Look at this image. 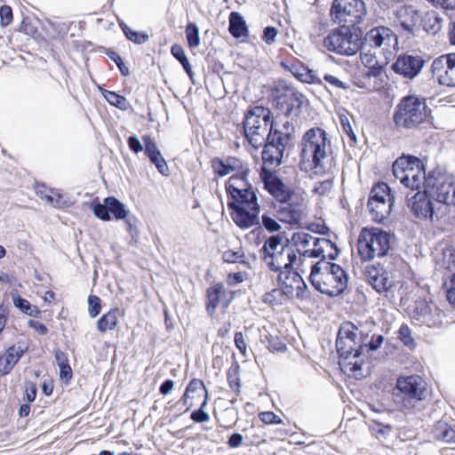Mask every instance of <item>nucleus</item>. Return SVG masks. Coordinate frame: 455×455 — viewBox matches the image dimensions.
Segmentation results:
<instances>
[{
    "instance_id": "obj_21",
    "label": "nucleus",
    "mask_w": 455,
    "mask_h": 455,
    "mask_svg": "<svg viewBox=\"0 0 455 455\" xmlns=\"http://www.w3.org/2000/svg\"><path fill=\"white\" fill-rule=\"evenodd\" d=\"M277 220L288 224L299 223L303 215V204L301 200L294 196L292 200L281 202L276 208Z\"/></svg>"
},
{
    "instance_id": "obj_7",
    "label": "nucleus",
    "mask_w": 455,
    "mask_h": 455,
    "mask_svg": "<svg viewBox=\"0 0 455 455\" xmlns=\"http://www.w3.org/2000/svg\"><path fill=\"white\" fill-rule=\"evenodd\" d=\"M390 238L387 232L379 228H363L357 241L361 259L369 261L386 256L390 250Z\"/></svg>"
},
{
    "instance_id": "obj_1",
    "label": "nucleus",
    "mask_w": 455,
    "mask_h": 455,
    "mask_svg": "<svg viewBox=\"0 0 455 455\" xmlns=\"http://www.w3.org/2000/svg\"><path fill=\"white\" fill-rule=\"evenodd\" d=\"M228 196V206L231 217L241 228H249L259 223V204L255 191L247 178L230 177L226 183Z\"/></svg>"
},
{
    "instance_id": "obj_15",
    "label": "nucleus",
    "mask_w": 455,
    "mask_h": 455,
    "mask_svg": "<svg viewBox=\"0 0 455 455\" xmlns=\"http://www.w3.org/2000/svg\"><path fill=\"white\" fill-rule=\"evenodd\" d=\"M275 133H268L266 142L263 144L262 159L265 164L270 167L278 166L283 159V152L287 143V135H275Z\"/></svg>"
},
{
    "instance_id": "obj_13",
    "label": "nucleus",
    "mask_w": 455,
    "mask_h": 455,
    "mask_svg": "<svg viewBox=\"0 0 455 455\" xmlns=\"http://www.w3.org/2000/svg\"><path fill=\"white\" fill-rule=\"evenodd\" d=\"M323 46L330 52L352 56L358 51L359 44L347 28L335 29L323 39Z\"/></svg>"
},
{
    "instance_id": "obj_64",
    "label": "nucleus",
    "mask_w": 455,
    "mask_h": 455,
    "mask_svg": "<svg viewBox=\"0 0 455 455\" xmlns=\"http://www.w3.org/2000/svg\"><path fill=\"white\" fill-rule=\"evenodd\" d=\"M277 36V29L274 27H267L264 29L263 33V40L268 44H271L275 41V37Z\"/></svg>"
},
{
    "instance_id": "obj_58",
    "label": "nucleus",
    "mask_w": 455,
    "mask_h": 455,
    "mask_svg": "<svg viewBox=\"0 0 455 455\" xmlns=\"http://www.w3.org/2000/svg\"><path fill=\"white\" fill-rule=\"evenodd\" d=\"M283 297V291L278 289H274L270 292L264 295V301L270 304L279 302Z\"/></svg>"
},
{
    "instance_id": "obj_3",
    "label": "nucleus",
    "mask_w": 455,
    "mask_h": 455,
    "mask_svg": "<svg viewBox=\"0 0 455 455\" xmlns=\"http://www.w3.org/2000/svg\"><path fill=\"white\" fill-rule=\"evenodd\" d=\"M300 147V157L304 164H308L316 171H326L327 165H331V143L323 129L314 127L307 130L302 137Z\"/></svg>"
},
{
    "instance_id": "obj_12",
    "label": "nucleus",
    "mask_w": 455,
    "mask_h": 455,
    "mask_svg": "<svg viewBox=\"0 0 455 455\" xmlns=\"http://www.w3.org/2000/svg\"><path fill=\"white\" fill-rule=\"evenodd\" d=\"M396 389L402 395L404 408H413L426 397V383L419 375L400 377L396 381Z\"/></svg>"
},
{
    "instance_id": "obj_46",
    "label": "nucleus",
    "mask_w": 455,
    "mask_h": 455,
    "mask_svg": "<svg viewBox=\"0 0 455 455\" xmlns=\"http://www.w3.org/2000/svg\"><path fill=\"white\" fill-rule=\"evenodd\" d=\"M398 338L403 344L411 349L416 347V343L412 338L411 331L406 324L401 325L398 331Z\"/></svg>"
},
{
    "instance_id": "obj_4",
    "label": "nucleus",
    "mask_w": 455,
    "mask_h": 455,
    "mask_svg": "<svg viewBox=\"0 0 455 455\" xmlns=\"http://www.w3.org/2000/svg\"><path fill=\"white\" fill-rule=\"evenodd\" d=\"M309 279L315 290L330 297L339 296L347 286L346 271L338 264L319 260L310 265Z\"/></svg>"
},
{
    "instance_id": "obj_20",
    "label": "nucleus",
    "mask_w": 455,
    "mask_h": 455,
    "mask_svg": "<svg viewBox=\"0 0 455 455\" xmlns=\"http://www.w3.org/2000/svg\"><path fill=\"white\" fill-rule=\"evenodd\" d=\"M424 60L419 56L403 54L398 56L392 66V69L406 78L412 79L417 76L422 67Z\"/></svg>"
},
{
    "instance_id": "obj_39",
    "label": "nucleus",
    "mask_w": 455,
    "mask_h": 455,
    "mask_svg": "<svg viewBox=\"0 0 455 455\" xmlns=\"http://www.w3.org/2000/svg\"><path fill=\"white\" fill-rule=\"evenodd\" d=\"M171 52L173 57L180 61L186 73L192 80L194 77V72L192 71L191 65L186 56L183 47L180 44H173L171 48Z\"/></svg>"
},
{
    "instance_id": "obj_49",
    "label": "nucleus",
    "mask_w": 455,
    "mask_h": 455,
    "mask_svg": "<svg viewBox=\"0 0 455 455\" xmlns=\"http://www.w3.org/2000/svg\"><path fill=\"white\" fill-rule=\"evenodd\" d=\"M94 215L104 221L110 220L111 217L108 211V205L103 202V204H94L92 207Z\"/></svg>"
},
{
    "instance_id": "obj_6",
    "label": "nucleus",
    "mask_w": 455,
    "mask_h": 455,
    "mask_svg": "<svg viewBox=\"0 0 455 455\" xmlns=\"http://www.w3.org/2000/svg\"><path fill=\"white\" fill-rule=\"evenodd\" d=\"M430 109L426 99L415 95L403 97L397 104L394 121L398 127L413 129L427 121Z\"/></svg>"
},
{
    "instance_id": "obj_56",
    "label": "nucleus",
    "mask_w": 455,
    "mask_h": 455,
    "mask_svg": "<svg viewBox=\"0 0 455 455\" xmlns=\"http://www.w3.org/2000/svg\"><path fill=\"white\" fill-rule=\"evenodd\" d=\"M259 419L266 424H282L283 420L279 416L272 411H264L259 413Z\"/></svg>"
},
{
    "instance_id": "obj_42",
    "label": "nucleus",
    "mask_w": 455,
    "mask_h": 455,
    "mask_svg": "<svg viewBox=\"0 0 455 455\" xmlns=\"http://www.w3.org/2000/svg\"><path fill=\"white\" fill-rule=\"evenodd\" d=\"M277 214L272 215L269 212H265L261 216L262 227L268 232H277L281 229V225L278 223Z\"/></svg>"
},
{
    "instance_id": "obj_57",
    "label": "nucleus",
    "mask_w": 455,
    "mask_h": 455,
    "mask_svg": "<svg viewBox=\"0 0 455 455\" xmlns=\"http://www.w3.org/2000/svg\"><path fill=\"white\" fill-rule=\"evenodd\" d=\"M332 188V181L328 179L323 181H319L315 184L314 191L319 195H324L329 192Z\"/></svg>"
},
{
    "instance_id": "obj_8",
    "label": "nucleus",
    "mask_w": 455,
    "mask_h": 455,
    "mask_svg": "<svg viewBox=\"0 0 455 455\" xmlns=\"http://www.w3.org/2000/svg\"><path fill=\"white\" fill-rule=\"evenodd\" d=\"M425 188L429 196L440 203L455 204V176L439 172L428 173Z\"/></svg>"
},
{
    "instance_id": "obj_36",
    "label": "nucleus",
    "mask_w": 455,
    "mask_h": 455,
    "mask_svg": "<svg viewBox=\"0 0 455 455\" xmlns=\"http://www.w3.org/2000/svg\"><path fill=\"white\" fill-rule=\"evenodd\" d=\"M118 323V310H110L103 315L97 322V329L100 332L114 330Z\"/></svg>"
},
{
    "instance_id": "obj_22",
    "label": "nucleus",
    "mask_w": 455,
    "mask_h": 455,
    "mask_svg": "<svg viewBox=\"0 0 455 455\" xmlns=\"http://www.w3.org/2000/svg\"><path fill=\"white\" fill-rule=\"evenodd\" d=\"M387 84L385 67L367 68L362 73L358 86L370 92L380 91Z\"/></svg>"
},
{
    "instance_id": "obj_24",
    "label": "nucleus",
    "mask_w": 455,
    "mask_h": 455,
    "mask_svg": "<svg viewBox=\"0 0 455 455\" xmlns=\"http://www.w3.org/2000/svg\"><path fill=\"white\" fill-rule=\"evenodd\" d=\"M264 187L279 203L292 200L296 196L277 176L267 174L263 178Z\"/></svg>"
},
{
    "instance_id": "obj_27",
    "label": "nucleus",
    "mask_w": 455,
    "mask_h": 455,
    "mask_svg": "<svg viewBox=\"0 0 455 455\" xmlns=\"http://www.w3.org/2000/svg\"><path fill=\"white\" fill-rule=\"evenodd\" d=\"M315 240H318V237H315L304 231H299L291 235V242L296 248L294 250L296 254H300V259H303V257H313L310 252L315 248V244H316Z\"/></svg>"
},
{
    "instance_id": "obj_52",
    "label": "nucleus",
    "mask_w": 455,
    "mask_h": 455,
    "mask_svg": "<svg viewBox=\"0 0 455 455\" xmlns=\"http://www.w3.org/2000/svg\"><path fill=\"white\" fill-rule=\"evenodd\" d=\"M427 20L432 22L430 30L433 33H436L442 28L443 18L435 12H431L427 14Z\"/></svg>"
},
{
    "instance_id": "obj_37",
    "label": "nucleus",
    "mask_w": 455,
    "mask_h": 455,
    "mask_svg": "<svg viewBox=\"0 0 455 455\" xmlns=\"http://www.w3.org/2000/svg\"><path fill=\"white\" fill-rule=\"evenodd\" d=\"M398 18L401 19L403 15H409L410 20H400V25L403 28L410 34H412L415 28V17H418V12L411 6L403 7L397 12Z\"/></svg>"
},
{
    "instance_id": "obj_40",
    "label": "nucleus",
    "mask_w": 455,
    "mask_h": 455,
    "mask_svg": "<svg viewBox=\"0 0 455 455\" xmlns=\"http://www.w3.org/2000/svg\"><path fill=\"white\" fill-rule=\"evenodd\" d=\"M120 27H121L124 34L127 37V39L135 44H142L146 43L149 38L148 35H147L143 32H138V31L132 30L129 26H127L124 22L120 23Z\"/></svg>"
},
{
    "instance_id": "obj_63",
    "label": "nucleus",
    "mask_w": 455,
    "mask_h": 455,
    "mask_svg": "<svg viewBox=\"0 0 455 455\" xmlns=\"http://www.w3.org/2000/svg\"><path fill=\"white\" fill-rule=\"evenodd\" d=\"M447 285V299L455 306V274L451 276Z\"/></svg>"
},
{
    "instance_id": "obj_60",
    "label": "nucleus",
    "mask_w": 455,
    "mask_h": 455,
    "mask_svg": "<svg viewBox=\"0 0 455 455\" xmlns=\"http://www.w3.org/2000/svg\"><path fill=\"white\" fill-rule=\"evenodd\" d=\"M228 380L230 387L238 393L240 391V381L238 378L237 370H233L228 372Z\"/></svg>"
},
{
    "instance_id": "obj_18",
    "label": "nucleus",
    "mask_w": 455,
    "mask_h": 455,
    "mask_svg": "<svg viewBox=\"0 0 455 455\" xmlns=\"http://www.w3.org/2000/svg\"><path fill=\"white\" fill-rule=\"evenodd\" d=\"M365 276L369 284L378 292L384 293L395 284L390 273L380 265H371L365 268Z\"/></svg>"
},
{
    "instance_id": "obj_35",
    "label": "nucleus",
    "mask_w": 455,
    "mask_h": 455,
    "mask_svg": "<svg viewBox=\"0 0 455 455\" xmlns=\"http://www.w3.org/2000/svg\"><path fill=\"white\" fill-rule=\"evenodd\" d=\"M420 160L412 156H403L397 158L393 164V174L395 177H401L403 173H406L407 171L415 168L417 163Z\"/></svg>"
},
{
    "instance_id": "obj_31",
    "label": "nucleus",
    "mask_w": 455,
    "mask_h": 455,
    "mask_svg": "<svg viewBox=\"0 0 455 455\" xmlns=\"http://www.w3.org/2000/svg\"><path fill=\"white\" fill-rule=\"evenodd\" d=\"M360 59L362 64L367 68L385 67L391 60L387 56L378 53L376 50L365 47L364 43L361 50Z\"/></svg>"
},
{
    "instance_id": "obj_50",
    "label": "nucleus",
    "mask_w": 455,
    "mask_h": 455,
    "mask_svg": "<svg viewBox=\"0 0 455 455\" xmlns=\"http://www.w3.org/2000/svg\"><path fill=\"white\" fill-rule=\"evenodd\" d=\"M148 158L150 159V162L156 165V169L161 174L164 176L169 174V168L165 160L162 156L161 152H158L157 155L152 156Z\"/></svg>"
},
{
    "instance_id": "obj_30",
    "label": "nucleus",
    "mask_w": 455,
    "mask_h": 455,
    "mask_svg": "<svg viewBox=\"0 0 455 455\" xmlns=\"http://www.w3.org/2000/svg\"><path fill=\"white\" fill-rule=\"evenodd\" d=\"M104 203L108 205L109 214L112 213L116 220H124L128 230L132 231L133 228L134 217H128L129 211L126 206L118 199L113 196L106 197Z\"/></svg>"
},
{
    "instance_id": "obj_59",
    "label": "nucleus",
    "mask_w": 455,
    "mask_h": 455,
    "mask_svg": "<svg viewBox=\"0 0 455 455\" xmlns=\"http://www.w3.org/2000/svg\"><path fill=\"white\" fill-rule=\"evenodd\" d=\"M323 79L326 81L332 88H347L346 84L339 78L333 75L324 74Z\"/></svg>"
},
{
    "instance_id": "obj_62",
    "label": "nucleus",
    "mask_w": 455,
    "mask_h": 455,
    "mask_svg": "<svg viewBox=\"0 0 455 455\" xmlns=\"http://www.w3.org/2000/svg\"><path fill=\"white\" fill-rule=\"evenodd\" d=\"M127 142L130 149L135 154H138L143 150V146L137 136H130Z\"/></svg>"
},
{
    "instance_id": "obj_2",
    "label": "nucleus",
    "mask_w": 455,
    "mask_h": 455,
    "mask_svg": "<svg viewBox=\"0 0 455 455\" xmlns=\"http://www.w3.org/2000/svg\"><path fill=\"white\" fill-rule=\"evenodd\" d=\"M336 348L342 371L355 377L362 375L358 372L363 363L362 357L363 341L362 332L351 322H346L340 325L336 339Z\"/></svg>"
},
{
    "instance_id": "obj_11",
    "label": "nucleus",
    "mask_w": 455,
    "mask_h": 455,
    "mask_svg": "<svg viewBox=\"0 0 455 455\" xmlns=\"http://www.w3.org/2000/svg\"><path fill=\"white\" fill-rule=\"evenodd\" d=\"M395 202L387 184L381 182L374 186L368 200V208L371 218L376 222H382L391 212Z\"/></svg>"
},
{
    "instance_id": "obj_33",
    "label": "nucleus",
    "mask_w": 455,
    "mask_h": 455,
    "mask_svg": "<svg viewBox=\"0 0 455 455\" xmlns=\"http://www.w3.org/2000/svg\"><path fill=\"white\" fill-rule=\"evenodd\" d=\"M36 194L53 207L63 208L68 205L62 195L52 189H48L44 186H38L36 188Z\"/></svg>"
},
{
    "instance_id": "obj_44",
    "label": "nucleus",
    "mask_w": 455,
    "mask_h": 455,
    "mask_svg": "<svg viewBox=\"0 0 455 455\" xmlns=\"http://www.w3.org/2000/svg\"><path fill=\"white\" fill-rule=\"evenodd\" d=\"M293 132V126L291 124L286 120L284 123L282 124V126L280 127L278 124V122L276 120H274V125L272 129L269 130L268 133H277L276 135H287V143L289 144L291 140V133Z\"/></svg>"
},
{
    "instance_id": "obj_9",
    "label": "nucleus",
    "mask_w": 455,
    "mask_h": 455,
    "mask_svg": "<svg viewBox=\"0 0 455 455\" xmlns=\"http://www.w3.org/2000/svg\"><path fill=\"white\" fill-rule=\"evenodd\" d=\"M365 47L376 50L378 53L393 59L398 49L396 34L385 26H378L370 29L363 37Z\"/></svg>"
},
{
    "instance_id": "obj_43",
    "label": "nucleus",
    "mask_w": 455,
    "mask_h": 455,
    "mask_svg": "<svg viewBox=\"0 0 455 455\" xmlns=\"http://www.w3.org/2000/svg\"><path fill=\"white\" fill-rule=\"evenodd\" d=\"M186 36L190 48H196L200 44L199 28L194 23H189L186 28Z\"/></svg>"
},
{
    "instance_id": "obj_38",
    "label": "nucleus",
    "mask_w": 455,
    "mask_h": 455,
    "mask_svg": "<svg viewBox=\"0 0 455 455\" xmlns=\"http://www.w3.org/2000/svg\"><path fill=\"white\" fill-rule=\"evenodd\" d=\"M101 93L105 100L112 106L121 109L127 110L130 104L127 99L124 96L117 94L115 92L100 89Z\"/></svg>"
},
{
    "instance_id": "obj_29",
    "label": "nucleus",
    "mask_w": 455,
    "mask_h": 455,
    "mask_svg": "<svg viewBox=\"0 0 455 455\" xmlns=\"http://www.w3.org/2000/svg\"><path fill=\"white\" fill-rule=\"evenodd\" d=\"M316 244H315V248L310 252L313 258H321L320 260H325V259H335L339 251L337 248L336 244L326 238H320L315 240Z\"/></svg>"
},
{
    "instance_id": "obj_54",
    "label": "nucleus",
    "mask_w": 455,
    "mask_h": 455,
    "mask_svg": "<svg viewBox=\"0 0 455 455\" xmlns=\"http://www.w3.org/2000/svg\"><path fill=\"white\" fill-rule=\"evenodd\" d=\"M206 399L204 401V403L201 405V408L197 411H195L191 414V419L195 422L204 423L207 422L210 419V416L207 412L204 411V407L206 405Z\"/></svg>"
},
{
    "instance_id": "obj_34",
    "label": "nucleus",
    "mask_w": 455,
    "mask_h": 455,
    "mask_svg": "<svg viewBox=\"0 0 455 455\" xmlns=\"http://www.w3.org/2000/svg\"><path fill=\"white\" fill-rule=\"evenodd\" d=\"M283 241V240L280 235H272L265 242L262 247L263 259L265 263L266 259L274 258L283 250L284 246L287 244H284Z\"/></svg>"
},
{
    "instance_id": "obj_41",
    "label": "nucleus",
    "mask_w": 455,
    "mask_h": 455,
    "mask_svg": "<svg viewBox=\"0 0 455 455\" xmlns=\"http://www.w3.org/2000/svg\"><path fill=\"white\" fill-rule=\"evenodd\" d=\"M436 436L446 443H455V429L444 423H439L435 428Z\"/></svg>"
},
{
    "instance_id": "obj_19",
    "label": "nucleus",
    "mask_w": 455,
    "mask_h": 455,
    "mask_svg": "<svg viewBox=\"0 0 455 455\" xmlns=\"http://www.w3.org/2000/svg\"><path fill=\"white\" fill-rule=\"evenodd\" d=\"M233 292L226 290L220 283H215L207 289L206 310L212 316L218 307L226 308L233 299Z\"/></svg>"
},
{
    "instance_id": "obj_51",
    "label": "nucleus",
    "mask_w": 455,
    "mask_h": 455,
    "mask_svg": "<svg viewBox=\"0 0 455 455\" xmlns=\"http://www.w3.org/2000/svg\"><path fill=\"white\" fill-rule=\"evenodd\" d=\"M148 158L150 159V162L156 165V169L161 174L164 176L169 174V168L165 160L162 156L161 152H158L157 155L152 156Z\"/></svg>"
},
{
    "instance_id": "obj_55",
    "label": "nucleus",
    "mask_w": 455,
    "mask_h": 455,
    "mask_svg": "<svg viewBox=\"0 0 455 455\" xmlns=\"http://www.w3.org/2000/svg\"><path fill=\"white\" fill-rule=\"evenodd\" d=\"M12 20V11L8 5L0 8V23L3 27L8 26Z\"/></svg>"
},
{
    "instance_id": "obj_26",
    "label": "nucleus",
    "mask_w": 455,
    "mask_h": 455,
    "mask_svg": "<svg viewBox=\"0 0 455 455\" xmlns=\"http://www.w3.org/2000/svg\"><path fill=\"white\" fill-rule=\"evenodd\" d=\"M28 347L19 342L10 347L6 352L0 355V377L8 374L20 358L25 354Z\"/></svg>"
},
{
    "instance_id": "obj_17",
    "label": "nucleus",
    "mask_w": 455,
    "mask_h": 455,
    "mask_svg": "<svg viewBox=\"0 0 455 455\" xmlns=\"http://www.w3.org/2000/svg\"><path fill=\"white\" fill-rule=\"evenodd\" d=\"M411 318L418 324L435 327L441 323V313L433 302L417 300L411 314Z\"/></svg>"
},
{
    "instance_id": "obj_14",
    "label": "nucleus",
    "mask_w": 455,
    "mask_h": 455,
    "mask_svg": "<svg viewBox=\"0 0 455 455\" xmlns=\"http://www.w3.org/2000/svg\"><path fill=\"white\" fill-rule=\"evenodd\" d=\"M212 167L216 175L224 177L233 173L231 177L239 178L244 180L250 173V167L246 162L235 157L228 156L225 159L219 157L212 160Z\"/></svg>"
},
{
    "instance_id": "obj_47",
    "label": "nucleus",
    "mask_w": 455,
    "mask_h": 455,
    "mask_svg": "<svg viewBox=\"0 0 455 455\" xmlns=\"http://www.w3.org/2000/svg\"><path fill=\"white\" fill-rule=\"evenodd\" d=\"M222 259L228 263H244L245 255L242 250L236 251L228 250L223 252Z\"/></svg>"
},
{
    "instance_id": "obj_53",
    "label": "nucleus",
    "mask_w": 455,
    "mask_h": 455,
    "mask_svg": "<svg viewBox=\"0 0 455 455\" xmlns=\"http://www.w3.org/2000/svg\"><path fill=\"white\" fill-rule=\"evenodd\" d=\"M142 140L144 142L145 153L148 157L157 155V153L160 152L156 144L150 136L145 135L142 137Z\"/></svg>"
},
{
    "instance_id": "obj_45",
    "label": "nucleus",
    "mask_w": 455,
    "mask_h": 455,
    "mask_svg": "<svg viewBox=\"0 0 455 455\" xmlns=\"http://www.w3.org/2000/svg\"><path fill=\"white\" fill-rule=\"evenodd\" d=\"M204 390L205 394H207V390L204 387V384L202 380L198 379H193L188 385L186 391L183 395L182 400L184 403H187L188 399L189 398V394L196 393L198 391ZM205 398L207 399V395H205Z\"/></svg>"
},
{
    "instance_id": "obj_28",
    "label": "nucleus",
    "mask_w": 455,
    "mask_h": 455,
    "mask_svg": "<svg viewBox=\"0 0 455 455\" xmlns=\"http://www.w3.org/2000/svg\"><path fill=\"white\" fill-rule=\"evenodd\" d=\"M427 177L425 173L424 166L419 161L416 164L415 168L407 171L406 173H403L401 177H395L407 188L418 189L421 184L425 187V179Z\"/></svg>"
},
{
    "instance_id": "obj_32",
    "label": "nucleus",
    "mask_w": 455,
    "mask_h": 455,
    "mask_svg": "<svg viewBox=\"0 0 455 455\" xmlns=\"http://www.w3.org/2000/svg\"><path fill=\"white\" fill-rule=\"evenodd\" d=\"M228 21V30L234 37L240 38L248 36L249 31L246 22L239 12H232L229 15Z\"/></svg>"
},
{
    "instance_id": "obj_25",
    "label": "nucleus",
    "mask_w": 455,
    "mask_h": 455,
    "mask_svg": "<svg viewBox=\"0 0 455 455\" xmlns=\"http://www.w3.org/2000/svg\"><path fill=\"white\" fill-rule=\"evenodd\" d=\"M297 260V254L294 249L287 244L283 250L274 258L266 259V265L273 271L278 272L283 269H290Z\"/></svg>"
},
{
    "instance_id": "obj_48",
    "label": "nucleus",
    "mask_w": 455,
    "mask_h": 455,
    "mask_svg": "<svg viewBox=\"0 0 455 455\" xmlns=\"http://www.w3.org/2000/svg\"><path fill=\"white\" fill-rule=\"evenodd\" d=\"M100 299L96 295H90L88 298V312L92 318L96 317L101 309Z\"/></svg>"
},
{
    "instance_id": "obj_61",
    "label": "nucleus",
    "mask_w": 455,
    "mask_h": 455,
    "mask_svg": "<svg viewBox=\"0 0 455 455\" xmlns=\"http://www.w3.org/2000/svg\"><path fill=\"white\" fill-rule=\"evenodd\" d=\"M340 124H341V126H342V129L344 131V132H346V134L350 138L351 140H353L354 142L356 141V136L352 129V126L349 123V120L347 116H341L340 117Z\"/></svg>"
},
{
    "instance_id": "obj_16",
    "label": "nucleus",
    "mask_w": 455,
    "mask_h": 455,
    "mask_svg": "<svg viewBox=\"0 0 455 455\" xmlns=\"http://www.w3.org/2000/svg\"><path fill=\"white\" fill-rule=\"evenodd\" d=\"M431 68L440 84L455 86V53L443 54L435 59Z\"/></svg>"
},
{
    "instance_id": "obj_23",
    "label": "nucleus",
    "mask_w": 455,
    "mask_h": 455,
    "mask_svg": "<svg viewBox=\"0 0 455 455\" xmlns=\"http://www.w3.org/2000/svg\"><path fill=\"white\" fill-rule=\"evenodd\" d=\"M426 188L423 191H418L414 196L408 198V206L413 214L419 219L432 218L434 213L433 204Z\"/></svg>"
},
{
    "instance_id": "obj_5",
    "label": "nucleus",
    "mask_w": 455,
    "mask_h": 455,
    "mask_svg": "<svg viewBox=\"0 0 455 455\" xmlns=\"http://www.w3.org/2000/svg\"><path fill=\"white\" fill-rule=\"evenodd\" d=\"M273 125V115L269 108L261 106L250 108L243 119V130L247 141L254 148H260L268 138L269 130Z\"/></svg>"
},
{
    "instance_id": "obj_10",
    "label": "nucleus",
    "mask_w": 455,
    "mask_h": 455,
    "mask_svg": "<svg viewBox=\"0 0 455 455\" xmlns=\"http://www.w3.org/2000/svg\"><path fill=\"white\" fill-rule=\"evenodd\" d=\"M331 15L333 21L342 27L355 26L366 15L365 4L363 0H334Z\"/></svg>"
}]
</instances>
